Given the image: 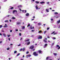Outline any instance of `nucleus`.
Returning <instances> with one entry per match:
<instances>
[{
	"instance_id": "f257e3e1",
	"label": "nucleus",
	"mask_w": 60,
	"mask_h": 60,
	"mask_svg": "<svg viewBox=\"0 0 60 60\" xmlns=\"http://www.w3.org/2000/svg\"><path fill=\"white\" fill-rule=\"evenodd\" d=\"M13 13L14 14H16L17 13V11L16 10H14L13 11Z\"/></svg>"
},
{
	"instance_id": "f03ea898",
	"label": "nucleus",
	"mask_w": 60,
	"mask_h": 60,
	"mask_svg": "<svg viewBox=\"0 0 60 60\" xmlns=\"http://www.w3.org/2000/svg\"><path fill=\"white\" fill-rule=\"evenodd\" d=\"M33 55H34L35 56H38V54H37L36 52H34L33 53Z\"/></svg>"
},
{
	"instance_id": "7ed1b4c3",
	"label": "nucleus",
	"mask_w": 60,
	"mask_h": 60,
	"mask_svg": "<svg viewBox=\"0 0 60 60\" xmlns=\"http://www.w3.org/2000/svg\"><path fill=\"white\" fill-rule=\"evenodd\" d=\"M34 46L32 45L30 47V49H34Z\"/></svg>"
},
{
	"instance_id": "20e7f679",
	"label": "nucleus",
	"mask_w": 60,
	"mask_h": 60,
	"mask_svg": "<svg viewBox=\"0 0 60 60\" xmlns=\"http://www.w3.org/2000/svg\"><path fill=\"white\" fill-rule=\"evenodd\" d=\"M47 44H45L44 46V48H45L47 47Z\"/></svg>"
},
{
	"instance_id": "39448f33",
	"label": "nucleus",
	"mask_w": 60,
	"mask_h": 60,
	"mask_svg": "<svg viewBox=\"0 0 60 60\" xmlns=\"http://www.w3.org/2000/svg\"><path fill=\"white\" fill-rule=\"evenodd\" d=\"M56 46L57 47H59L57 49H60V46H59V45H56Z\"/></svg>"
},
{
	"instance_id": "423d86ee",
	"label": "nucleus",
	"mask_w": 60,
	"mask_h": 60,
	"mask_svg": "<svg viewBox=\"0 0 60 60\" xmlns=\"http://www.w3.org/2000/svg\"><path fill=\"white\" fill-rule=\"evenodd\" d=\"M38 39H42V36H39V37L38 38Z\"/></svg>"
},
{
	"instance_id": "0eeeda50",
	"label": "nucleus",
	"mask_w": 60,
	"mask_h": 60,
	"mask_svg": "<svg viewBox=\"0 0 60 60\" xmlns=\"http://www.w3.org/2000/svg\"><path fill=\"white\" fill-rule=\"evenodd\" d=\"M38 52H39V53H42V51L40 50H38Z\"/></svg>"
},
{
	"instance_id": "6e6552de",
	"label": "nucleus",
	"mask_w": 60,
	"mask_h": 60,
	"mask_svg": "<svg viewBox=\"0 0 60 60\" xmlns=\"http://www.w3.org/2000/svg\"><path fill=\"white\" fill-rule=\"evenodd\" d=\"M60 22V20L57 22V24H59Z\"/></svg>"
},
{
	"instance_id": "1a4fd4ad",
	"label": "nucleus",
	"mask_w": 60,
	"mask_h": 60,
	"mask_svg": "<svg viewBox=\"0 0 60 60\" xmlns=\"http://www.w3.org/2000/svg\"><path fill=\"white\" fill-rule=\"evenodd\" d=\"M29 41V39H28L27 40H25V42H27V41Z\"/></svg>"
},
{
	"instance_id": "9d476101",
	"label": "nucleus",
	"mask_w": 60,
	"mask_h": 60,
	"mask_svg": "<svg viewBox=\"0 0 60 60\" xmlns=\"http://www.w3.org/2000/svg\"><path fill=\"white\" fill-rule=\"evenodd\" d=\"M35 7L36 10H38V7L36 5Z\"/></svg>"
},
{
	"instance_id": "9b49d317",
	"label": "nucleus",
	"mask_w": 60,
	"mask_h": 60,
	"mask_svg": "<svg viewBox=\"0 0 60 60\" xmlns=\"http://www.w3.org/2000/svg\"><path fill=\"white\" fill-rule=\"evenodd\" d=\"M30 44V42L29 41V42H27V45H29Z\"/></svg>"
},
{
	"instance_id": "f8f14e48",
	"label": "nucleus",
	"mask_w": 60,
	"mask_h": 60,
	"mask_svg": "<svg viewBox=\"0 0 60 60\" xmlns=\"http://www.w3.org/2000/svg\"><path fill=\"white\" fill-rule=\"evenodd\" d=\"M5 26H4V27H8V26H7V24H5Z\"/></svg>"
},
{
	"instance_id": "ddd939ff",
	"label": "nucleus",
	"mask_w": 60,
	"mask_h": 60,
	"mask_svg": "<svg viewBox=\"0 0 60 60\" xmlns=\"http://www.w3.org/2000/svg\"><path fill=\"white\" fill-rule=\"evenodd\" d=\"M3 35L4 36V37H6V35L4 33Z\"/></svg>"
},
{
	"instance_id": "4468645a",
	"label": "nucleus",
	"mask_w": 60,
	"mask_h": 60,
	"mask_svg": "<svg viewBox=\"0 0 60 60\" xmlns=\"http://www.w3.org/2000/svg\"><path fill=\"white\" fill-rule=\"evenodd\" d=\"M21 24V22H17V25H19V24Z\"/></svg>"
},
{
	"instance_id": "2eb2a0df",
	"label": "nucleus",
	"mask_w": 60,
	"mask_h": 60,
	"mask_svg": "<svg viewBox=\"0 0 60 60\" xmlns=\"http://www.w3.org/2000/svg\"><path fill=\"white\" fill-rule=\"evenodd\" d=\"M46 11L47 12H49V11L47 9L46 10Z\"/></svg>"
},
{
	"instance_id": "dca6fc26",
	"label": "nucleus",
	"mask_w": 60,
	"mask_h": 60,
	"mask_svg": "<svg viewBox=\"0 0 60 60\" xmlns=\"http://www.w3.org/2000/svg\"><path fill=\"white\" fill-rule=\"evenodd\" d=\"M29 13H28L26 14V16H29Z\"/></svg>"
},
{
	"instance_id": "f3484780",
	"label": "nucleus",
	"mask_w": 60,
	"mask_h": 60,
	"mask_svg": "<svg viewBox=\"0 0 60 60\" xmlns=\"http://www.w3.org/2000/svg\"><path fill=\"white\" fill-rule=\"evenodd\" d=\"M22 29H25V26H22Z\"/></svg>"
},
{
	"instance_id": "a211bd4d",
	"label": "nucleus",
	"mask_w": 60,
	"mask_h": 60,
	"mask_svg": "<svg viewBox=\"0 0 60 60\" xmlns=\"http://www.w3.org/2000/svg\"><path fill=\"white\" fill-rule=\"evenodd\" d=\"M52 40H55L56 39L55 37H52Z\"/></svg>"
},
{
	"instance_id": "6ab92c4d",
	"label": "nucleus",
	"mask_w": 60,
	"mask_h": 60,
	"mask_svg": "<svg viewBox=\"0 0 60 60\" xmlns=\"http://www.w3.org/2000/svg\"><path fill=\"white\" fill-rule=\"evenodd\" d=\"M45 3V2H40V4H44V3Z\"/></svg>"
},
{
	"instance_id": "aec40b11",
	"label": "nucleus",
	"mask_w": 60,
	"mask_h": 60,
	"mask_svg": "<svg viewBox=\"0 0 60 60\" xmlns=\"http://www.w3.org/2000/svg\"><path fill=\"white\" fill-rule=\"evenodd\" d=\"M4 22H5V23H6V22H9V21H8V20H6L4 21Z\"/></svg>"
},
{
	"instance_id": "412c9836",
	"label": "nucleus",
	"mask_w": 60,
	"mask_h": 60,
	"mask_svg": "<svg viewBox=\"0 0 60 60\" xmlns=\"http://www.w3.org/2000/svg\"><path fill=\"white\" fill-rule=\"evenodd\" d=\"M47 32V31H45L44 32V34H45Z\"/></svg>"
},
{
	"instance_id": "4be33fe9",
	"label": "nucleus",
	"mask_w": 60,
	"mask_h": 60,
	"mask_svg": "<svg viewBox=\"0 0 60 60\" xmlns=\"http://www.w3.org/2000/svg\"><path fill=\"white\" fill-rule=\"evenodd\" d=\"M35 3L37 4H39V2L36 1H35Z\"/></svg>"
},
{
	"instance_id": "5701e85b",
	"label": "nucleus",
	"mask_w": 60,
	"mask_h": 60,
	"mask_svg": "<svg viewBox=\"0 0 60 60\" xmlns=\"http://www.w3.org/2000/svg\"><path fill=\"white\" fill-rule=\"evenodd\" d=\"M54 14H58V13L57 12H55L54 13Z\"/></svg>"
},
{
	"instance_id": "b1692460",
	"label": "nucleus",
	"mask_w": 60,
	"mask_h": 60,
	"mask_svg": "<svg viewBox=\"0 0 60 60\" xmlns=\"http://www.w3.org/2000/svg\"><path fill=\"white\" fill-rule=\"evenodd\" d=\"M31 56V55H28V56H28V57H30Z\"/></svg>"
},
{
	"instance_id": "393cba45",
	"label": "nucleus",
	"mask_w": 60,
	"mask_h": 60,
	"mask_svg": "<svg viewBox=\"0 0 60 60\" xmlns=\"http://www.w3.org/2000/svg\"><path fill=\"white\" fill-rule=\"evenodd\" d=\"M18 7L19 8V7H22V6H21V5H20V6H18Z\"/></svg>"
},
{
	"instance_id": "a878e982",
	"label": "nucleus",
	"mask_w": 60,
	"mask_h": 60,
	"mask_svg": "<svg viewBox=\"0 0 60 60\" xmlns=\"http://www.w3.org/2000/svg\"><path fill=\"white\" fill-rule=\"evenodd\" d=\"M17 52V51H15L14 52V54H16Z\"/></svg>"
},
{
	"instance_id": "bb28decb",
	"label": "nucleus",
	"mask_w": 60,
	"mask_h": 60,
	"mask_svg": "<svg viewBox=\"0 0 60 60\" xmlns=\"http://www.w3.org/2000/svg\"><path fill=\"white\" fill-rule=\"evenodd\" d=\"M38 25H41V23H38Z\"/></svg>"
},
{
	"instance_id": "cd10ccee",
	"label": "nucleus",
	"mask_w": 60,
	"mask_h": 60,
	"mask_svg": "<svg viewBox=\"0 0 60 60\" xmlns=\"http://www.w3.org/2000/svg\"><path fill=\"white\" fill-rule=\"evenodd\" d=\"M50 20H51V21H53V20H54V19H52L51 18Z\"/></svg>"
},
{
	"instance_id": "c85d7f7f",
	"label": "nucleus",
	"mask_w": 60,
	"mask_h": 60,
	"mask_svg": "<svg viewBox=\"0 0 60 60\" xmlns=\"http://www.w3.org/2000/svg\"><path fill=\"white\" fill-rule=\"evenodd\" d=\"M43 41L44 42H47L46 41V40H44Z\"/></svg>"
},
{
	"instance_id": "c756f323",
	"label": "nucleus",
	"mask_w": 60,
	"mask_h": 60,
	"mask_svg": "<svg viewBox=\"0 0 60 60\" xmlns=\"http://www.w3.org/2000/svg\"><path fill=\"white\" fill-rule=\"evenodd\" d=\"M54 55H55V56H56L57 54L56 53H53Z\"/></svg>"
},
{
	"instance_id": "7c9ffc66",
	"label": "nucleus",
	"mask_w": 60,
	"mask_h": 60,
	"mask_svg": "<svg viewBox=\"0 0 60 60\" xmlns=\"http://www.w3.org/2000/svg\"><path fill=\"white\" fill-rule=\"evenodd\" d=\"M2 26H3L2 25H0V28H2Z\"/></svg>"
},
{
	"instance_id": "2f4dec72",
	"label": "nucleus",
	"mask_w": 60,
	"mask_h": 60,
	"mask_svg": "<svg viewBox=\"0 0 60 60\" xmlns=\"http://www.w3.org/2000/svg\"><path fill=\"white\" fill-rule=\"evenodd\" d=\"M55 33V32L54 31L52 33H51V34H54V33Z\"/></svg>"
},
{
	"instance_id": "473e14b6",
	"label": "nucleus",
	"mask_w": 60,
	"mask_h": 60,
	"mask_svg": "<svg viewBox=\"0 0 60 60\" xmlns=\"http://www.w3.org/2000/svg\"><path fill=\"white\" fill-rule=\"evenodd\" d=\"M10 15H7L6 16V17H10Z\"/></svg>"
},
{
	"instance_id": "72a5a7b5",
	"label": "nucleus",
	"mask_w": 60,
	"mask_h": 60,
	"mask_svg": "<svg viewBox=\"0 0 60 60\" xmlns=\"http://www.w3.org/2000/svg\"><path fill=\"white\" fill-rule=\"evenodd\" d=\"M13 9V7H12L10 9H9V10H10V9Z\"/></svg>"
},
{
	"instance_id": "f704fd0d",
	"label": "nucleus",
	"mask_w": 60,
	"mask_h": 60,
	"mask_svg": "<svg viewBox=\"0 0 60 60\" xmlns=\"http://www.w3.org/2000/svg\"><path fill=\"white\" fill-rule=\"evenodd\" d=\"M7 50H9L10 49V48H7Z\"/></svg>"
},
{
	"instance_id": "c9c22d12",
	"label": "nucleus",
	"mask_w": 60,
	"mask_h": 60,
	"mask_svg": "<svg viewBox=\"0 0 60 60\" xmlns=\"http://www.w3.org/2000/svg\"><path fill=\"white\" fill-rule=\"evenodd\" d=\"M10 35H7L8 37H9L10 36Z\"/></svg>"
},
{
	"instance_id": "e433bc0d",
	"label": "nucleus",
	"mask_w": 60,
	"mask_h": 60,
	"mask_svg": "<svg viewBox=\"0 0 60 60\" xmlns=\"http://www.w3.org/2000/svg\"><path fill=\"white\" fill-rule=\"evenodd\" d=\"M49 28L48 27L47 28V30H49Z\"/></svg>"
},
{
	"instance_id": "4c0bfd02",
	"label": "nucleus",
	"mask_w": 60,
	"mask_h": 60,
	"mask_svg": "<svg viewBox=\"0 0 60 60\" xmlns=\"http://www.w3.org/2000/svg\"><path fill=\"white\" fill-rule=\"evenodd\" d=\"M30 26V24H28V25L27 26V27H28V26Z\"/></svg>"
},
{
	"instance_id": "58836bf2",
	"label": "nucleus",
	"mask_w": 60,
	"mask_h": 60,
	"mask_svg": "<svg viewBox=\"0 0 60 60\" xmlns=\"http://www.w3.org/2000/svg\"><path fill=\"white\" fill-rule=\"evenodd\" d=\"M34 1H35V0H31V1L32 2H34Z\"/></svg>"
},
{
	"instance_id": "ea45409f",
	"label": "nucleus",
	"mask_w": 60,
	"mask_h": 60,
	"mask_svg": "<svg viewBox=\"0 0 60 60\" xmlns=\"http://www.w3.org/2000/svg\"><path fill=\"white\" fill-rule=\"evenodd\" d=\"M19 36H21V34L20 33H19Z\"/></svg>"
},
{
	"instance_id": "a19ab883",
	"label": "nucleus",
	"mask_w": 60,
	"mask_h": 60,
	"mask_svg": "<svg viewBox=\"0 0 60 60\" xmlns=\"http://www.w3.org/2000/svg\"><path fill=\"white\" fill-rule=\"evenodd\" d=\"M41 31L40 30L39 31L38 33H41Z\"/></svg>"
},
{
	"instance_id": "79ce46f5",
	"label": "nucleus",
	"mask_w": 60,
	"mask_h": 60,
	"mask_svg": "<svg viewBox=\"0 0 60 60\" xmlns=\"http://www.w3.org/2000/svg\"><path fill=\"white\" fill-rule=\"evenodd\" d=\"M22 51H24L25 50V48H23V49H22Z\"/></svg>"
},
{
	"instance_id": "37998d69",
	"label": "nucleus",
	"mask_w": 60,
	"mask_h": 60,
	"mask_svg": "<svg viewBox=\"0 0 60 60\" xmlns=\"http://www.w3.org/2000/svg\"><path fill=\"white\" fill-rule=\"evenodd\" d=\"M22 50V49H21L20 50V51H21Z\"/></svg>"
},
{
	"instance_id": "c03bdc74",
	"label": "nucleus",
	"mask_w": 60,
	"mask_h": 60,
	"mask_svg": "<svg viewBox=\"0 0 60 60\" xmlns=\"http://www.w3.org/2000/svg\"><path fill=\"white\" fill-rule=\"evenodd\" d=\"M19 55H20V54H19V53L17 55V56H19Z\"/></svg>"
},
{
	"instance_id": "a18cd8bd",
	"label": "nucleus",
	"mask_w": 60,
	"mask_h": 60,
	"mask_svg": "<svg viewBox=\"0 0 60 60\" xmlns=\"http://www.w3.org/2000/svg\"><path fill=\"white\" fill-rule=\"evenodd\" d=\"M29 53V52H26V54H27Z\"/></svg>"
},
{
	"instance_id": "49530a36",
	"label": "nucleus",
	"mask_w": 60,
	"mask_h": 60,
	"mask_svg": "<svg viewBox=\"0 0 60 60\" xmlns=\"http://www.w3.org/2000/svg\"><path fill=\"white\" fill-rule=\"evenodd\" d=\"M15 31H18V29H16L15 30Z\"/></svg>"
},
{
	"instance_id": "de8ad7c7",
	"label": "nucleus",
	"mask_w": 60,
	"mask_h": 60,
	"mask_svg": "<svg viewBox=\"0 0 60 60\" xmlns=\"http://www.w3.org/2000/svg\"><path fill=\"white\" fill-rule=\"evenodd\" d=\"M57 34V33H54V34H53L54 35H55V34Z\"/></svg>"
},
{
	"instance_id": "09e8293b",
	"label": "nucleus",
	"mask_w": 60,
	"mask_h": 60,
	"mask_svg": "<svg viewBox=\"0 0 60 60\" xmlns=\"http://www.w3.org/2000/svg\"><path fill=\"white\" fill-rule=\"evenodd\" d=\"M13 19H15V18L14 17H12Z\"/></svg>"
},
{
	"instance_id": "8fccbe9b",
	"label": "nucleus",
	"mask_w": 60,
	"mask_h": 60,
	"mask_svg": "<svg viewBox=\"0 0 60 60\" xmlns=\"http://www.w3.org/2000/svg\"><path fill=\"white\" fill-rule=\"evenodd\" d=\"M47 4H49V2H48L46 3Z\"/></svg>"
},
{
	"instance_id": "3c124183",
	"label": "nucleus",
	"mask_w": 60,
	"mask_h": 60,
	"mask_svg": "<svg viewBox=\"0 0 60 60\" xmlns=\"http://www.w3.org/2000/svg\"><path fill=\"white\" fill-rule=\"evenodd\" d=\"M46 59H47V60H48V57H46Z\"/></svg>"
},
{
	"instance_id": "603ef678",
	"label": "nucleus",
	"mask_w": 60,
	"mask_h": 60,
	"mask_svg": "<svg viewBox=\"0 0 60 60\" xmlns=\"http://www.w3.org/2000/svg\"><path fill=\"white\" fill-rule=\"evenodd\" d=\"M12 30H10V32H12Z\"/></svg>"
},
{
	"instance_id": "864d4df0",
	"label": "nucleus",
	"mask_w": 60,
	"mask_h": 60,
	"mask_svg": "<svg viewBox=\"0 0 60 60\" xmlns=\"http://www.w3.org/2000/svg\"><path fill=\"white\" fill-rule=\"evenodd\" d=\"M2 43V41H0V44Z\"/></svg>"
},
{
	"instance_id": "5fc2aeb1",
	"label": "nucleus",
	"mask_w": 60,
	"mask_h": 60,
	"mask_svg": "<svg viewBox=\"0 0 60 60\" xmlns=\"http://www.w3.org/2000/svg\"><path fill=\"white\" fill-rule=\"evenodd\" d=\"M20 45H21L20 44L19 45H18V46H20Z\"/></svg>"
},
{
	"instance_id": "6e6d98bb",
	"label": "nucleus",
	"mask_w": 60,
	"mask_h": 60,
	"mask_svg": "<svg viewBox=\"0 0 60 60\" xmlns=\"http://www.w3.org/2000/svg\"><path fill=\"white\" fill-rule=\"evenodd\" d=\"M31 31H32V32H34V30H31Z\"/></svg>"
},
{
	"instance_id": "4d7b16f0",
	"label": "nucleus",
	"mask_w": 60,
	"mask_h": 60,
	"mask_svg": "<svg viewBox=\"0 0 60 60\" xmlns=\"http://www.w3.org/2000/svg\"><path fill=\"white\" fill-rule=\"evenodd\" d=\"M33 51H34V50H35V49H34L33 50Z\"/></svg>"
},
{
	"instance_id": "13d9d810",
	"label": "nucleus",
	"mask_w": 60,
	"mask_h": 60,
	"mask_svg": "<svg viewBox=\"0 0 60 60\" xmlns=\"http://www.w3.org/2000/svg\"><path fill=\"white\" fill-rule=\"evenodd\" d=\"M22 12H23L24 11H25V10H22Z\"/></svg>"
},
{
	"instance_id": "bf43d9fd",
	"label": "nucleus",
	"mask_w": 60,
	"mask_h": 60,
	"mask_svg": "<svg viewBox=\"0 0 60 60\" xmlns=\"http://www.w3.org/2000/svg\"><path fill=\"white\" fill-rule=\"evenodd\" d=\"M9 21L10 22H11V20H9Z\"/></svg>"
},
{
	"instance_id": "052dcab7",
	"label": "nucleus",
	"mask_w": 60,
	"mask_h": 60,
	"mask_svg": "<svg viewBox=\"0 0 60 60\" xmlns=\"http://www.w3.org/2000/svg\"><path fill=\"white\" fill-rule=\"evenodd\" d=\"M9 41H10V38H9L8 39Z\"/></svg>"
},
{
	"instance_id": "680f3d73",
	"label": "nucleus",
	"mask_w": 60,
	"mask_h": 60,
	"mask_svg": "<svg viewBox=\"0 0 60 60\" xmlns=\"http://www.w3.org/2000/svg\"><path fill=\"white\" fill-rule=\"evenodd\" d=\"M34 23L35 24H36V22H34Z\"/></svg>"
},
{
	"instance_id": "e2e57ef3",
	"label": "nucleus",
	"mask_w": 60,
	"mask_h": 60,
	"mask_svg": "<svg viewBox=\"0 0 60 60\" xmlns=\"http://www.w3.org/2000/svg\"><path fill=\"white\" fill-rule=\"evenodd\" d=\"M30 29H32V27H30Z\"/></svg>"
},
{
	"instance_id": "0e129e2a",
	"label": "nucleus",
	"mask_w": 60,
	"mask_h": 60,
	"mask_svg": "<svg viewBox=\"0 0 60 60\" xmlns=\"http://www.w3.org/2000/svg\"><path fill=\"white\" fill-rule=\"evenodd\" d=\"M23 38H21V39H20V40H22V39Z\"/></svg>"
},
{
	"instance_id": "69168bd1",
	"label": "nucleus",
	"mask_w": 60,
	"mask_h": 60,
	"mask_svg": "<svg viewBox=\"0 0 60 60\" xmlns=\"http://www.w3.org/2000/svg\"><path fill=\"white\" fill-rule=\"evenodd\" d=\"M13 45V44H10V45H11V46H12Z\"/></svg>"
},
{
	"instance_id": "338daca9",
	"label": "nucleus",
	"mask_w": 60,
	"mask_h": 60,
	"mask_svg": "<svg viewBox=\"0 0 60 60\" xmlns=\"http://www.w3.org/2000/svg\"><path fill=\"white\" fill-rule=\"evenodd\" d=\"M45 40H47V38H45Z\"/></svg>"
},
{
	"instance_id": "774afa93",
	"label": "nucleus",
	"mask_w": 60,
	"mask_h": 60,
	"mask_svg": "<svg viewBox=\"0 0 60 60\" xmlns=\"http://www.w3.org/2000/svg\"><path fill=\"white\" fill-rule=\"evenodd\" d=\"M33 18H35V17L34 16L33 17Z\"/></svg>"
}]
</instances>
